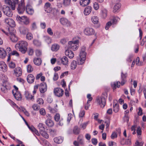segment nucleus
<instances>
[{"instance_id":"28","label":"nucleus","mask_w":146,"mask_h":146,"mask_svg":"<svg viewBox=\"0 0 146 146\" xmlns=\"http://www.w3.org/2000/svg\"><path fill=\"white\" fill-rule=\"evenodd\" d=\"M20 32L21 34L25 35L28 32V29L25 27H20L19 29Z\"/></svg>"},{"instance_id":"55","label":"nucleus","mask_w":146,"mask_h":146,"mask_svg":"<svg viewBox=\"0 0 146 146\" xmlns=\"http://www.w3.org/2000/svg\"><path fill=\"white\" fill-rule=\"evenodd\" d=\"M141 129L140 127H138L137 128V135H140L141 134Z\"/></svg>"},{"instance_id":"11","label":"nucleus","mask_w":146,"mask_h":146,"mask_svg":"<svg viewBox=\"0 0 146 146\" xmlns=\"http://www.w3.org/2000/svg\"><path fill=\"white\" fill-rule=\"evenodd\" d=\"M15 31L13 28L12 31L10 33V34L9 36L12 41L14 42H16L17 40V38L15 35Z\"/></svg>"},{"instance_id":"39","label":"nucleus","mask_w":146,"mask_h":146,"mask_svg":"<svg viewBox=\"0 0 146 146\" xmlns=\"http://www.w3.org/2000/svg\"><path fill=\"white\" fill-rule=\"evenodd\" d=\"M120 20L119 17H113V19L111 20L110 21H111L113 25L116 24L117 22Z\"/></svg>"},{"instance_id":"43","label":"nucleus","mask_w":146,"mask_h":146,"mask_svg":"<svg viewBox=\"0 0 146 146\" xmlns=\"http://www.w3.org/2000/svg\"><path fill=\"white\" fill-rule=\"evenodd\" d=\"M71 3V0H63V4L65 7H67L70 5Z\"/></svg>"},{"instance_id":"42","label":"nucleus","mask_w":146,"mask_h":146,"mask_svg":"<svg viewBox=\"0 0 146 146\" xmlns=\"http://www.w3.org/2000/svg\"><path fill=\"white\" fill-rule=\"evenodd\" d=\"M34 62L35 65L39 66L41 63V60L39 58H35L34 60Z\"/></svg>"},{"instance_id":"3","label":"nucleus","mask_w":146,"mask_h":146,"mask_svg":"<svg viewBox=\"0 0 146 146\" xmlns=\"http://www.w3.org/2000/svg\"><path fill=\"white\" fill-rule=\"evenodd\" d=\"M107 94L105 93L103 94L100 97H98L97 99L98 104L102 108L104 107L106 105V100L107 97Z\"/></svg>"},{"instance_id":"61","label":"nucleus","mask_w":146,"mask_h":146,"mask_svg":"<svg viewBox=\"0 0 146 146\" xmlns=\"http://www.w3.org/2000/svg\"><path fill=\"white\" fill-rule=\"evenodd\" d=\"M33 110L35 111H37L40 108L39 107L37 104H34L33 106Z\"/></svg>"},{"instance_id":"54","label":"nucleus","mask_w":146,"mask_h":146,"mask_svg":"<svg viewBox=\"0 0 146 146\" xmlns=\"http://www.w3.org/2000/svg\"><path fill=\"white\" fill-rule=\"evenodd\" d=\"M54 119L56 121H58L60 119V115L59 114L57 113L54 116Z\"/></svg>"},{"instance_id":"60","label":"nucleus","mask_w":146,"mask_h":146,"mask_svg":"<svg viewBox=\"0 0 146 146\" xmlns=\"http://www.w3.org/2000/svg\"><path fill=\"white\" fill-rule=\"evenodd\" d=\"M47 32L48 34L51 36L53 35V32L51 29L50 28H48L47 30Z\"/></svg>"},{"instance_id":"5","label":"nucleus","mask_w":146,"mask_h":146,"mask_svg":"<svg viewBox=\"0 0 146 146\" xmlns=\"http://www.w3.org/2000/svg\"><path fill=\"white\" fill-rule=\"evenodd\" d=\"M77 141H75L73 142L74 145L75 146H84L85 144L83 136L82 135H79L77 138Z\"/></svg>"},{"instance_id":"47","label":"nucleus","mask_w":146,"mask_h":146,"mask_svg":"<svg viewBox=\"0 0 146 146\" xmlns=\"http://www.w3.org/2000/svg\"><path fill=\"white\" fill-rule=\"evenodd\" d=\"M10 55H15L17 56H19V54L18 52L16 50H14L13 52H11L9 54Z\"/></svg>"},{"instance_id":"2","label":"nucleus","mask_w":146,"mask_h":146,"mask_svg":"<svg viewBox=\"0 0 146 146\" xmlns=\"http://www.w3.org/2000/svg\"><path fill=\"white\" fill-rule=\"evenodd\" d=\"M28 43L25 41H21L17 43L15 46L16 49H18L22 53L25 54L27 51Z\"/></svg>"},{"instance_id":"56","label":"nucleus","mask_w":146,"mask_h":146,"mask_svg":"<svg viewBox=\"0 0 146 146\" xmlns=\"http://www.w3.org/2000/svg\"><path fill=\"white\" fill-rule=\"evenodd\" d=\"M142 63L139 62V58L138 57H137L136 61V64L137 65L139 66L142 65Z\"/></svg>"},{"instance_id":"58","label":"nucleus","mask_w":146,"mask_h":146,"mask_svg":"<svg viewBox=\"0 0 146 146\" xmlns=\"http://www.w3.org/2000/svg\"><path fill=\"white\" fill-rule=\"evenodd\" d=\"M94 7L96 10H98L99 8V5L97 2H95L94 4Z\"/></svg>"},{"instance_id":"18","label":"nucleus","mask_w":146,"mask_h":146,"mask_svg":"<svg viewBox=\"0 0 146 146\" xmlns=\"http://www.w3.org/2000/svg\"><path fill=\"white\" fill-rule=\"evenodd\" d=\"M14 91H12V93L15 98L18 100H21L22 98V96L20 92H14Z\"/></svg>"},{"instance_id":"53","label":"nucleus","mask_w":146,"mask_h":146,"mask_svg":"<svg viewBox=\"0 0 146 146\" xmlns=\"http://www.w3.org/2000/svg\"><path fill=\"white\" fill-rule=\"evenodd\" d=\"M34 44L37 46H40L41 45V42L36 40H34L33 41Z\"/></svg>"},{"instance_id":"46","label":"nucleus","mask_w":146,"mask_h":146,"mask_svg":"<svg viewBox=\"0 0 146 146\" xmlns=\"http://www.w3.org/2000/svg\"><path fill=\"white\" fill-rule=\"evenodd\" d=\"M80 132V129L77 126H75L74 127L73 130V133L75 134H78Z\"/></svg>"},{"instance_id":"45","label":"nucleus","mask_w":146,"mask_h":146,"mask_svg":"<svg viewBox=\"0 0 146 146\" xmlns=\"http://www.w3.org/2000/svg\"><path fill=\"white\" fill-rule=\"evenodd\" d=\"M38 128L40 129V132L42 131H45V129L44 126V125L41 123H39L38 126Z\"/></svg>"},{"instance_id":"62","label":"nucleus","mask_w":146,"mask_h":146,"mask_svg":"<svg viewBox=\"0 0 146 146\" xmlns=\"http://www.w3.org/2000/svg\"><path fill=\"white\" fill-rule=\"evenodd\" d=\"M92 142L93 144L95 145H96L98 141L95 138H93L92 139Z\"/></svg>"},{"instance_id":"29","label":"nucleus","mask_w":146,"mask_h":146,"mask_svg":"<svg viewBox=\"0 0 146 146\" xmlns=\"http://www.w3.org/2000/svg\"><path fill=\"white\" fill-rule=\"evenodd\" d=\"M92 11V7L90 6H88L86 7L84 11V14L86 15L89 14Z\"/></svg>"},{"instance_id":"9","label":"nucleus","mask_w":146,"mask_h":146,"mask_svg":"<svg viewBox=\"0 0 146 146\" xmlns=\"http://www.w3.org/2000/svg\"><path fill=\"white\" fill-rule=\"evenodd\" d=\"M54 94L56 96L58 97H62L64 94V90L61 88H54Z\"/></svg>"},{"instance_id":"8","label":"nucleus","mask_w":146,"mask_h":146,"mask_svg":"<svg viewBox=\"0 0 146 146\" xmlns=\"http://www.w3.org/2000/svg\"><path fill=\"white\" fill-rule=\"evenodd\" d=\"M84 33L86 35L90 36L94 34L95 31L93 28L88 27L84 29Z\"/></svg>"},{"instance_id":"21","label":"nucleus","mask_w":146,"mask_h":146,"mask_svg":"<svg viewBox=\"0 0 146 146\" xmlns=\"http://www.w3.org/2000/svg\"><path fill=\"white\" fill-rule=\"evenodd\" d=\"M113 109L115 113L117 112L119 110V108L117 100H114L113 102Z\"/></svg>"},{"instance_id":"23","label":"nucleus","mask_w":146,"mask_h":146,"mask_svg":"<svg viewBox=\"0 0 146 146\" xmlns=\"http://www.w3.org/2000/svg\"><path fill=\"white\" fill-rule=\"evenodd\" d=\"M44 8L45 11L47 13H50L52 10L50 4L49 3H46L45 4Z\"/></svg>"},{"instance_id":"50","label":"nucleus","mask_w":146,"mask_h":146,"mask_svg":"<svg viewBox=\"0 0 146 146\" xmlns=\"http://www.w3.org/2000/svg\"><path fill=\"white\" fill-rule=\"evenodd\" d=\"M133 57V55L130 54L129 55L126 59V61L128 62H131L132 60Z\"/></svg>"},{"instance_id":"30","label":"nucleus","mask_w":146,"mask_h":146,"mask_svg":"<svg viewBox=\"0 0 146 146\" xmlns=\"http://www.w3.org/2000/svg\"><path fill=\"white\" fill-rule=\"evenodd\" d=\"M59 45L56 44H53L51 47V50L52 51H56L59 50Z\"/></svg>"},{"instance_id":"1","label":"nucleus","mask_w":146,"mask_h":146,"mask_svg":"<svg viewBox=\"0 0 146 146\" xmlns=\"http://www.w3.org/2000/svg\"><path fill=\"white\" fill-rule=\"evenodd\" d=\"M5 3L9 5L13 10L15 9L17 6V10L19 14H22L25 9V4L24 0H4Z\"/></svg>"},{"instance_id":"57","label":"nucleus","mask_w":146,"mask_h":146,"mask_svg":"<svg viewBox=\"0 0 146 146\" xmlns=\"http://www.w3.org/2000/svg\"><path fill=\"white\" fill-rule=\"evenodd\" d=\"M11 104H12L14 108H15V109H16L17 110H20V108L13 102L11 101Z\"/></svg>"},{"instance_id":"26","label":"nucleus","mask_w":146,"mask_h":146,"mask_svg":"<svg viewBox=\"0 0 146 146\" xmlns=\"http://www.w3.org/2000/svg\"><path fill=\"white\" fill-rule=\"evenodd\" d=\"M54 142L58 144L61 143L63 140V138L61 136L55 137L54 139Z\"/></svg>"},{"instance_id":"38","label":"nucleus","mask_w":146,"mask_h":146,"mask_svg":"<svg viewBox=\"0 0 146 146\" xmlns=\"http://www.w3.org/2000/svg\"><path fill=\"white\" fill-rule=\"evenodd\" d=\"M45 123L49 127H52L54 125L53 122L50 119H47Z\"/></svg>"},{"instance_id":"6","label":"nucleus","mask_w":146,"mask_h":146,"mask_svg":"<svg viewBox=\"0 0 146 146\" xmlns=\"http://www.w3.org/2000/svg\"><path fill=\"white\" fill-rule=\"evenodd\" d=\"M3 10L4 13L7 16L11 17L13 16V13L9 6L7 5H3Z\"/></svg>"},{"instance_id":"32","label":"nucleus","mask_w":146,"mask_h":146,"mask_svg":"<svg viewBox=\"0 0 146 146\" xmlns=\"http://www.w3.org/2000/svg\"><path fill=\"white\" fill-rule=\"evenodd\" d=\"M6 55L5 51L2 48H0V58H4Z\"/></svg>"},{"instance_id":"19","label":"nucleus","mask_w":146,"mask_h":146,"mask_svg":"<svg viewBox=\"0 0 146 146\" xmlns=\"http://www.w3.org/2000/svg\"><path fill=\"white\" fill-rule=\"evenodd\" d=\"M13 29L11 28H8L5 30L1 29V32L4 33L7 36H9L10 34V33L12 31Z\"/></svg>"},{"instance_id":"63","label":"nucleus","mask_w":146,"mask_h":146,"mask_svg":"<svg viewBox=\"0 0 146 146\" xmlns=\"http://www.w3.org/2000/svg\"><path fill=\"white\" fill-rule=\"evenodd\" d=\"M58 78V76L57 73L55 72L54 74L53 79L54 81L57 80Z\"/></svg>"},{"instance_id":"31","label":"nucleus","mask_w":146,"mask_h":146,"mask_svg":"<svg viewBox=\"0 0 146 146\" xmlns=\"http://www.w3.org/2000/svg\"><path fill=\"white\" fill-rule=\"evenodd\" d=\"M90 0H81L80 3V5L84 7L88 5L90 3Z\"/></svg>"},{"instance_id":"49","label":"nucleus","mask_w":146,"mask_h":146,"mask_svg":"<svg viewBox=\"0 0 146 146\" xmlns=\"http://www.w3.org/2000/svg\"><path fill=\"white\" fill-rule=\"evenodd\" d=\"M27 71L28 72L30 73L33 71V68L31 65L29 64L27 66Z\"/></svg>"},{"instance_id":"7","label":"nucleus","mask_w":146,"mask_h":146,"mask_svg":"<svg viewBox=\"0 0 146 146\" xmlns=\"http://www.w3.org/2000/svg\"><path fill=\"white\" fill-rule=\"evenodd\" d=\"M16 19L17 21L21 22L23 24L26 25H28L30 23L29 18L25 16L20 17L18 16L16 17Z\"/></svg>"},{"instance_id":"20","label":"nucleus","mask_w":146,"mask_h":146,"mask_svg":"<svg viewBox=\"0 0 146 146\" xmlns=\"http://www.w3.org/2000/svg\"><path fill=\"white\" fill-rule=\"evenodd\" d=\"M35 79V77L32 74L28 75L27 77V80L28 82L31 84L34 82Z\"/></svg>"},{"instance_id":"16","label":"nucleus","mask_w":146,"mask_h":146,"mask_svg":"<svg viewBox=\"0 0 146 146\" xmlns=\"http://www.w3.org/2000/svg\"><path fill=\"white\" fill-rule=\"evenodd\" d=\"M22 74L21 69L19 67H17L14 70V75L17 77L21 76Z\"/></svg>"},{"instance_id":"36","label":"nucleus","mask_w":146,"mask_h":146,"mask_svg":"<svg viewBox=\"0 0 146 146\" xmlns=\"http://www.w3.org/2000/svg\"><path fill=\"white\" fill-rule=\"evenodd\" d=\"M25 96L26 98L28 100H33L34 97L28 92H26L25 94Z\"/></svg>"},{"instance_id":"64","label":"nucleus","mask_w":146,"mask_h":146,"mask_svg":"<svg viewBox=\"0 0 146 146\" xmlns=\"http://www.w3.org/2000/svg\"><path fill=\"white\" fill-rule=\"evenodd\" d=\"M36 54L37 56H40L42 54L41 51L39 50H36Z\"/></svg>"},{"instance_id":"44","label":"nucleus","mask_w":146,"mask_h":146,"mask_svg":"<svg viewBox=\"0 0 146 146\" xmlns=\"http://www.w3.org/2000/svg\"><path fill=\"white\" fill-rule=\"evenodd\" d=\"M27 51L28 54L29 55L32 56L34 53V50L31 47H29L28 49H27Z\"/></svg>"},{"instance_id":"22","label":"nucleus","mask_w":146,"mask_h":146,"mask_svg":"<svg viewBox=\"0 0 146 146\" xmlns=\"http://www.w3.org/2000/svg\"><path fill=\"white\" fill-rule=\"evenodd\" d=\"M65 54L66 56H68L70 58H72L74 56V54L73 52L69 50H66Z\"/></svg>"},{"instance_id":"27","label":"nucleus","mask_w":146,"mask_h":146,"mask_svg":"<svg viewBox=\"0 0 146 146\" xmlns=\"http://www.w3.org/2000/svg\"><path fill=\"white\" fill-rule=\"evenodd\" d=\"M120 7L121 4L119 3L116 4L113 7V12L115 13L118 12Z\"/></svg>"},{"instance_id":"14","label":"nucleus","mask_w":146,"mask_h":146,"mask_svg":"<svg viewBox=\"0 0 146 146\" xmlns=\"http://www.w3.org/2000/svg\"><path fill=\"white\" fill-rule=\"evenodd\" d=\"M39 90L41 93H44L47 90V85L45 83L43 82L39 85Z\"/></svg>"},{"instance_id":"59","label":"nucleus","mask_w":146,"mask_h":146,"mask_svg":"<svg viewBox=\"0 0 146 146\" xmlns=\"http://www.w3.org/2000/svg\"><path fill=\"white\" fill-rule=\"evenodd\" d=\"M68 40L66 38L62 39L60 40V42L62 44H65L68 41Z\"/></svg>"},{"instance_id":"37","label":"nucleus","mask_w":146,"mask_h":146,"mask_svg":"<svg viewBox=\"0 0 146 146\" xmlns=\"http://www.w3.org/2000/svg\"><path fill=\"white\" fill-rule=\"evenodd\" d=\"M91 20L92 22L95 24H98L99 22L98 17L95 16H93L92 17Z\"/></svg>"},{"instance_id":"24","label":"nucleus","mask_w":146,"mask_h":146,"mask_svg":"<svg viewBox=\"0 0 146 146\" xmlns=\"http://www.w3.org/2000/svg\"><path fill=\"white\" fill-rule=\"evenodd\" d=\"M60 60L61 63L64 65H67L68 64V59L66 56H64L61 58Z\"/></svg>"},{"instance_id":"41","label":"nucleus","mask_w":146,"mask_h":146,"mask_svg":"<svg viewBox=\"0 0 146 146\" xmlns=\"http://www.w3.org/2000/svg\"><path fill=\"white\" fill-rule=\"evenodd\" d=\"M107 10L105 9H103L101 10V15L102 17L105 18L107 16Z\"/></svg>"},{"instance_id":"4","label":"nucleus","mask_w":146,"mask_h":146,"mask_svg":"<svg viewBox=\"0 0 146 146\" xmlns=\"http://www.w3.org/2000/svg\"><path fill=\"white\" fill-rule=\"evenodd\" d=\"M79 40H78L69 42H68L69 48L73 50H76L79 47Z\"/></svg>"},{"instance_id":"13","label":"nucleus","mask_w":146,"mask_h":146,"mask_svg":"<svg viewBox=\"0 0 146 146\" xmlns=\"http://www.w3.org/2000/svg\"><path fill=\"white\" fill-rule=\"evenodd\" d=\"M60 22L62 25L67 27L70 26L71 24L66 19L64 18H61L60 19Z\"/></svg>"},{"instance_id":"10","label":"nucleus","mask_w":146,"mask_h":146,"mask_svg":"<svg viewBox=\"0 0 146 146\" xmlns=\"http://www.w3.org/2000/svg\"><path fill=\"white\" fill-rule=\"evenodd\" d=\"M86 56V53L85 52L80 51V60L78 63L79 64H83L85 62Z\"/></svg>"},{"instance_id":"12","label":"nucleus","mask_w":146,"mask_h":146,"mask_svg":"<svg viewBox=\"0 0 146 146\" xmlns=\"http://www.w3.org/2000/svg\"><path fill=\"white\" fill-rule=\"evenodd\" d=\"M5 23L11 27H15V24L14 21L12 19L6 18L5 20Z\"/></svg>"},{"instance_id":"48","label":"nucleus","mask_w":146,"mask_h":146,"mask_svg":"<svg viewBox=\"0 0 146 146\" xmlns=\"http://www.w3.org/2000/svg\"><path fill=\"white\" fill-rule=\"evenodd\" d=\"M26 37L27 39L31 40L33 38V35L31 33H29L27 34Z\"/></svg>"},{"instance_id":"15","label":"nucleus","mask_w":146,"mask_h":146,"mask_svg":"<svg viewBox=\"0 0 146 146\" xmlns=\"http://www.w3.org/2000/svg\"><path fill=\"white\" fill-rule=\"evenodd\" d=\"M27 13L29 15H32L34 13V10L31 5L29 4H27L26 7Z\"/></svg>"},{"instance_id":"25","label":"nucleus","mask_w":146,"mask_h":146,"mask_svg":"<svg viewBox=\"0 0 146 146\" xmlns=\"http://www.w3.org/2000/svg\"><path fill=\"white\" fill-rule=\"evenodd\" d=\"M127 76V74H123V72L121 73V78L122 81H121V85L123 86L124 84L126 82V78Z\"/></svg>"},{"instance_id":"52","label":"nucleus","mask_w":146,"mask_h":146,"mask_svg":"<svg viewBox=\"0 0 146 146\" xmlns=\"http://www.w3.org/2000/svg\"><path fill=\"white\" fill-rule=\"evenodd\" d=\"M112 23L111 21H109L106 24L105 27V29L106 30L108 29L110 26L112 25Z\"/></svg>"},{"instance_id":"51","label":"nucleus","mask_w":146,"mask_h":146,"mask_svg":"<svg viewBox=\"0 0 146 146\" xmlns=\"http://www.w3.org/2000/svg\"><path fill=\"white\" fill-rule=\"evenodd\" d=\"M42 135L46 139H48L49 138V135L48 134L46 133L45 131H42L40 132Z\"/></svg>"},{"instance_id":"35","label":"nucleus","mask_w":146,"mask_h":146,"mask_svg":"<svg viewBox=\"0 0 146 146\" xmlns=\"http://www.w3.org/2000/svg\"><path fill=\"white\" fill-rule=\"evenodd\" d=\"M118 84H121L120 82L118 81L117 82H114L111 83V87L113 90H115L117 87L119 88V87L120 85H118Z\"/></svg>"},{"instance_id":"34","label":"nucleus","mask_w":146,"mask_h":146,"mask_svg":"<svg viewBox=\"0 0 146 146\" xmlns=\"http://www.w3.org/2000/svg\"><path fill=\"white\" fill-rule=\"evenodd\" d=\"M28 127L34 133L37 135H39V133L38 131L33 126L28 125Z\"/></svg>"},{"instance_id":"17","label":"nucleus","mask_w":146,"mask_h":146,"mask_svg":"<svg viewBox=\"0 0 146 146\" xmlns=\"http://www.w3.org/2000/svg\"><path fill=\"white\" fill-rule=\"evenodd\" d=\"M0 69L4 72L7 71V66L5 63L3 61L0 62Z\"/></svg>"},{"instance_id":"40","label":"nucleus","mask_w":146,"mask_h":146,"mask_svg":"<svg viewBox=\"0 0 146 146\" xmlns=\"http://www.w3.org/2000/svg\"><path fill=\"white\" fill-rule=\"evenodd\" d=\"M77 62L76 61L73 60L72 61L70 64V68L72 70H74L76 67Z\"/></svg>"},{"instance_id":"33","label":"nucleus","mask_w":146,"mask_h":146,"mask_svg":"<svg viewBox=\"0 0 146 146\" xmlns=\"http://www.w3.org/2000/svg\"><path fill=\"white\" fill-rule=\"evenodd\" d=\"M43 39L48 44H50L52 42V39L48 36H44L43 37Z\"/></svg>"}]
</instances>
